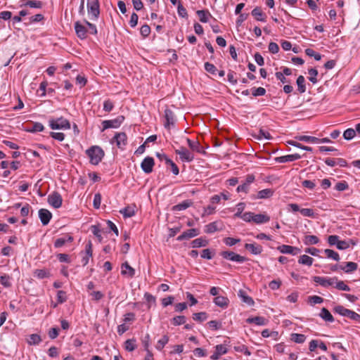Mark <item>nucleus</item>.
I'll list each match as a JSON object with an SVG mask.
<instances>
[{
    "label": "nucleus",
    "instance_id": "nucleus-56",
    "mask_svg": "<svg viewBox=\"0 0 360 360\" xmlns=\"http://www.w3.org/2000/svg\"><path fill=\"white\" fill-rule=\"evenodd\" d=\"M41 341V337L37 334H32L28 340L30 345H38Z\"/></svg>",
    "mask_w": 360,
    "mask_h": 360
},
{
    "label": "nucleus",
    "instance_id": "nucleus-6",
    "mask_svg": "<svg viewBox=\"0 0 360 360\" xmlns=\"http://www.w3.org/2000/svg\"><path fill=\"white\" fill-rule=\"evenodd\" d=\"M124 120L123 115H119L115 119L104 120L102 122L103 129L104 131L109 128H118Z\"/></svg>",
    "mask_w": 360,
    "mask_h": 360
},
{
    "label": "nucleus",
    "instance_id": "nucleus-37",
    "mask_svg": "<svg viewBox=\"0 0 360 360\" xmlns=\"http://www.w3.org/2000/svg\"><path fill=\"white\" fill-rule=\"evenodd\" d=\"M319 242V239L317 236L313 235H308L304 237V243L307 245H315Z\"/></svg>",
    "mask_w": 360,
    "mask_h": 360
},
{
    "label": "nucleus",
    "instance_id": "nucleus-21",
    "mask_svg": "<svg viewBox=\"0 0 360 360\" xmlns=\"http://www.w3.org/2000/svg\"><path fill=\"white\" fill-rule=\"evenodd\" d=\"M92 243L91 241H89L85 246V255L82 259L83 266H86L89 263V259L92 257Z\"/></svg>",
    "mask_w": 360,
    "mask_h": 360
},
{
    "label": "nucleus",
    "instance_id": "nucleus-44",
    "mask_svg": "<svg viewBox=\"0 0 360 360\" xmlns=\"http://www.w3.org/2000/svg\"><path fill=\"white\" fill-rule=\"evenodd\" d=\"M219 230L216 221L210 223L205 226V232L207 233H213Z\"/></svg>",
    "mask_w": 360,
    "mask_h": 360
},
{
    "label": "nucleus",
    "instance_id": "nucleus-27",
    "mask_svg": "<svg viewBox=\"0 0 360 360\" xmlns=\"http://www.w3.org/2000/svg\"><path fill=\"white\" fill-rule=\"evenodd\" d=\"M270 217L264 214H254L253 215V222L257 224H264L269 221Z\"/></svg>",
    "mask_w": 360,
    "mask_h": 360
},
{
    "label": "nucleus",
    "instance_id": "nucleus-64",
    "mask_svg": "<svg viewBox=\"0 0 360 360\" xmlns=\"http://www.w3.org/2000/svg\"><path fill=\"white\" fill-rule=\"evenodd\" d=\"M58 302L62 304L67 300L66 292L63 290H58L57 292Z\"/></svg>",
    "mask_w": 360,
    "mask_h": 360
},
{
    "label": "nucleus",
    "instance_id": "nucleus-63",
    "mask_svg": "<svg viewBox=\"0 0 360 360\" xmlns=\"http://www.w3.org/2000/svg\"><path fill=\"white\" fill-rule=\"evenodd\" d=\"M240 241V239L239 238H234L231 237H227L224 239V242L226 245L229 246H233L236 245V243H239Z\"/></svg>",
    "mask_w": 360,
    "mask_h": 360
},
{
    "label": "nucleus",
    "instance_id": "nucleus-4",
    "mask_svg": "<svg viewBox=\"0 0 360 360\" xmlns=\"http://www.w3.org/2000/svg\"><path fill=\"white\" fill-rule=\"evenodd\" d=\"M87 11L91 20H96L100 14L99 3L98 0H93L87 3Z\"/></svg>",
    "mask_w": 360,
    "mask_h": 360
},
{
    "label": "nucleus",
    "instance_id": "nucleus-42",
    "mask_svg": "<svg viewBox=\"0 0 360 360\" xmlns=\"http://www.w3.org/2000/svg\"><path fill=\"white\" fill-rule=\"evenodd\" d=\"M290 339L296 343H303L306 340V336L303 334L292 333L290 335Z\"/></svg>",
    "mask_w": 360,
    "mask_h": 360
},
{
    "label": "nucleus",
    "instance_id": "nucleus-30",
    "mask_svg": "<svg viewBox=\"0 0 360 360\" xmlns=\"http://www.w3.org/2000/svg\"><path fill=\"white\" fill-rule=\"evenodd\" d=\"M23 4L21 5V6H29L30 8H41L43 6V3L40 1H35V0H22V1Z\"/></svg>",
    "mask_w": 360,
    "mask_h": 360
},
{
    "label": "nucleus",
    "instance_id": "nucleus-1",
    "mask_svg": "<svg viewBox=\"0 0 360 360\" xmlns=\"http://www.w3.org/2000/svg\"><path fill=\"white\" fill-rule=\"evenodd\" d=\"M86 155L89 158V162L94 165H98L103 160L105 153L98 146H92L86 150Z\"/></svg>",
    "mask_w": 360,
    "mask_h": 360
},
{
    "label": "nucleus",
    "instance_id": "nucleus-55",
    "mask_svg": "<svg viewBox=\"0 0 360 360\" xmlns=\"http://www.w3.org/2000/svg\"><path fill=\"white\" fill-rule=\"evenodd\" d=\"M177 12L179 16L187 18L188 13L186 9L183 6L181 3L179 1L177 6Z\"/></svg>",
    "mask_w": 360,
    "mask_h": 360
},
{
    "label": "nucleus",
    "instance_id": "nucleus-54",
    "mask_svg": "<svg viewBox=\"0 0 360 360\" xmlns=\"http://www.w3.org/2000/svg\"><path fill=\"white\" fill-rule=\"evenodd\" d=\"M309 74L310 77H309V79L310 82H311L313 84L317 83V79L316 76L318 75V71L315 68H311L309 70Z\"/></svg>",
    "mask_w": 360,
    "mask_h": 360
},
{
    "label": "nucleus",
    "instance_id": "nucleus-19",
    "mask_svg": "<svg viewBox=\"0 0 360 360\" xmlns=\"http://www.w3.org/2000/svg\"><path fill=\"white\" fill-rule=\"evenodd\" d=\"M75 30L77 37L80 39L86 37L87 27L84 25H82L79 22H76L75 23Z\"/></svg>",
    "mask_w": 360,
    "mask_h": 360
},
{
    "label": "nucleus",
    "instance_id": "nucleus-34",
    "mask_svg": "<svg viewBox=\"0 0 360 360\" xmlns=\"http://www.w3.org/2000/svg\"><path fill=\"white\" fill-rule=\"evenodd\" d=\"M274 194V191L271 188H266L259 191L257 193V198L259 199H264V198H269L271 196H272Z\"/></svg>",
    "mask_w": 360,
    "mask_h": 360
},
{
    "label": "nucleus",
    "instance_id": "nucleus-47",
    "mask_svg": "<svg viewBox=\"0 0 360 360\" xmlns=\"http://www.w3.org/2000/svg\"><path fill=\"white\" fill-rule=\"evenodd\" d=\"M136 340L135 339H129L127 340L124 342V348L126 350L129 352H132L136 349Z\"/></svg>",
    "mask_w": 360,
    "mask_h": 360
},
{
    "label": "nucleus",
    "instance_id": "nucleus-33",
    "mask_svg": "<svg viewBox=\"0 0 360 360\" xmlns=\"http://www.w3.org/2000/svg\"><path fill=\"white\" fill-rule=\"evenodd\" d=\"M319 316L326 321L333 322L334 321L333 316L326 308L321 309Z\"/></svg>",
    "mask_w": 360,
    "mask_h": 360
},
{
    "label": "nucleus",
    "instance_id": "nucleus-32",
    "mask_svg": "<svg viewBox=\"0 0 360 360\" xmlns=\"http://www.w3.org/2000/svg\"><path fill=\"white\" fill-rule=\"evenodd\" d=\"M207 245H208V240L202 237L193 240L191 243L192 248H193L205 247Z\"/></svg>",
    "mask_w": 360,
    "mask_h": 360
},
{
    "label": "nucleus",
    "instance_id": "nucleus-41",
    "mask_svg": "<svg viewBox=\"0 0 360 360\" xmlns=\"http://www.w3.org/2000/svg\"><path fill=\"white\" fill-rule=\"evenodd\" d=\"M324 252L328 258L333 259L335 261L338 262L340 259L339 254L330 249H326Z\"/></svg>",
    "mask_w": 360,
    "mask_h": 360
},
{
    "label": "nucleus",
    "instance_id": "nucleus-16",
    "mask_svg": "<svg viewBox=\"0 0 360 360\" xmlns=\"http://www.w3.org/2000/svg\"><path fill=\"white\" fill-rule=\"evenodd\" d=\"M278 250H279L281 253L283 254H290L292 255H297L300 252V250L298 248L293 247L288 245H282L277 248Z\"/></svg>",
    "mask_w": 360,
    "mask_h": 360
},
{
    "label": "nucleus",
    "instance_id": "nucleus-51",
    "mask_svg": "<svg viewBox=\"0 0 360 360\" xmlns=\"http://www.w3.org/2000/svg\"><path fill=\"white\" fill-rule=\"evenodd\" d=\"M298 140L304 142H309L312 143H318L319 139L314 136H300L298 137Z\"/></svg>",
    "mask_w": 360,
    "mask_h": 360
},
{
    "label": "nucleus",
    "instance_id": "nucleus-50",
    "mask_svg": "<svg viewBox=\"0 0 360 360\" xmlns=\"http://www.w3.org/2000/svg\"><path fill=\"white\" fill-rule=\"evenodd\" d=\"M174 326H180L186 323V317L184 316H176L171 320Z\"/></svg>",
    "mask_w": 360,
    "mask_h": 360
},
{
    "label": "nucleus",
    "instance_id": "nucleus-10",
    "mask_svg": "<svg viewBox=\"0 0 360 360\" xmlns=\"http://www.w3.org/2000/svg\"><path fill=\"white\" fill-rule=\"evenodd\" d=\"M154 165V159L151 157H146L142 161L141 167L145 173L150 174L153 171Z\"/></svg>",
    "mask_w": 360,
    "mask_h": 360
},
{
    "label": "nucleus",
    "instance_id": "nucleus-24",
    "mask_svg": "<svg viewBox=\"0 0 360 360\" xmlns=\"http://www.w3.org/2000/svg\"><path fill=\"white\" fill-rule=\"evenodd\" d=\"M252 15L258 21L265 22L266 15L260 7H255L251 12Z\"/></svg>",
    "mask_w": 360,
    "mask_h": 360
},
{
    "label": "nucleus",
    "instance_id": "nucleus-48",
    "mask_svg": "<svg viewBox=\"0 0 360 360\" xmlns=\"http://www.w3.org/2000/svg\"><path fill=\"white\" fill-rule=\"evenodd\" d=\"M356 132V129H354L352 128H349L344 131L343 137L346 140H351L352 139H353L355 136Z\"/></svg>",
    "mask_w": 360,
    "mask_h": 360
},
{
    "label": "nucleus",
    "instance_id": "nucleus-62",
    "mask_svg": "<svg viewBox=\"0 0 360 360\" xmlns=\"http://www.w3.org/2000/svg\"><path fill=\"white\" fill-rule=\"evenodd\" d=\"M91 231L93 233V234L98 239V240L101 242L103 239L101 235V230L98 228V226L93 225L91 226Z\"/></svg>",
    "mask_w": 360,
    "mask_h": 360
},
{
    "label": "nucleus",
    "instance_id": "nucleus-45",
    "mask_svg": "<svg viewBox=\"0 0 360 360\" xmlns=\"http://www.w3.org/2000/svg\"><path fill=\"white\" fill-rule=\"evenodd\" d=\"M169 337L167 335H163V337L159 340L155 346L156 349L158 350H162L164 347L168 343Z\"/></svg>",
    "mask_w": 360,
    "mask_h": 360
},
{
    "label": "nucleus",
    "instance_id": "nucleus-3",
    "mask_svg": "<svg viewBox=\"0 0 360 360\" xmlns=\"http://www.w3.org/2000/svg\"><path fill=\"white\" fill-rule=\"evenodd\" d=\"M335 312L338 314L349 318L353 321H356L357 322H360V314L356 313L355 311L346 309L343 306L338 305L334 308Z\"/></svg>",
    "mask_w": 360,
    "mask_h": 360
},
{
    "label": "nucleus",
    "instance_id": "nucleus-58",
    "mask_svg": "<svg viewBox=\"0 0 360 360\" xmlns=\"http://www.w3.org/2000/svg\"><path fill=\"white\" fill-rule=\"evenodd\" d=\"M85 26L87 27V32L91 34H96L97 33V29L95 25L90 23L89 22L84 20Z\"/></svg>",
    "mask_w": 360,
    "mask_h": 360
},
{
    "label": "nucleus",
    "instance_id": "nucleus-14",
    "mask_svg": "<svg viewBox=\"0 0 360 360\" xmlns=\"http://www.w3.org/2000/svg\"><path fill=\"white\" fill-rule=\"evenodd\" d=\"M186 142L191 152H196L198 153H205V150L201 146L200 142L198 141H192L190 139H186Z\"/></svg>",
    "mask_w": 360,
    "mask_h": 360
},
{
    "label": "nucleus",
    "instance_id": "nucleus-36",
    "mask_svg": "<svg viewBox=\"0 0 360 360\" xmlns=\"http://www.w3.org/2000/svg\"><path fill=\"white\" fill-rule=\"evenodd\" d=\"M314 262V259L307 255H303L300 257L298 262L301 264L311 266Z\"/></svg>",
    "mask_w": 360,
    "mask_h": 360
},
{
    "label": "nucleus",
    "instance_id": "nucleus-43",
    "mask_svg": "<svg viewBox=\"0 0 360 360\" xmlns=\"http://www.w3.org/2000/svg\"><path fill=\"white\" fill-rule=\"evenodd\" d=\"M44 129V125L40 122H34L32 124V127L27 129L29 132H39L42 131Z\"/></svg>",
    "mask_w": 360,
    "mask_h": 360
},
{
    "label": "nucleus",
    "instance_id": "nucleus-61",
    "mask_svg": "<svg viewBox=\"0 0 360 360\" xmlns=\"http://www.w3.org/2000/svg\"><path fill=\"white\" fill-rule=\"evenodd\" d=\"M166 164L171 167L172 172L174 175L179 174V168H178L177 165L171 159H167Z\"/></svg>",
    "mask_w": 360,
    "mask_h": 360
},
{
    "label": "nucleus",
    "instance_id": "nucleus-5",
    "mask_svg": "<svg viewBox=\"0 0 360 360\" xmlns=\"http://www.w3.org/2000/svg\"><path fill=\"white\" fill-rule=\"evenodd\" d=\"M175 153L179 156L180 160L184 162H191L194 160L193 153L184 146L175 149Z\"/></svg>",
    "mask_w": 360,
    "mask_h": 360
},
{
    "label": "nucleus",
    "instance_id": "nucleus-29",
    "mask_svg": "<svg viewBox=\"0 0 360 360\" xmlns=\"http://www.w3.org/2000/svg\"><path fill=\"white\" fill-rule=\"evenodd\" d=\"M358 265L353 262H348L345 263V266H340V269L343 270L345 273H352L357 269Z\"/></svg>",
    "mask_w": 360,
    "mask_h": 360
},
{
    "label": "nucleus",
    "instance_id": "nucleus-2",
    "mask_svg": "<svg viewBox=\"0 0 360 360\" xmlns=\"http://www.w3.org/2000/svg\"><path fill=\"white\" fill-rule=\"evenodd\" d=\"M49 124L51 129H70L71 127L70 122L63 117L50 119Z\"/></svg>",
    "mask_w": 360,
    "mask_h": 360
},
{
    "label": "nucleus",
    "instance_id": "nucleus-15",
    "mask_svg": "<svg viewBox=\"0 0 360 360\" xmlns=\"http://www.w3.org/2000/svg\"><path fill=\"white\" fill-rule=\"evenodd\" d=\"M39 217L41 220V224L44 226H45L49 223L52 217V214L50 211H49L46 209H40L39 210Z\"/></svg>",
    "mask_w": 360,
    "mask_h": 360
},
{
    "label": "nucleus",
    "instance_id": "nucleus-31",
    "mask_svg": "<svg viewBox=\"0 0 360 360\" xmlns=\"http://www.w3.org/2000/svg\"><path fill=\"white\" fill-rule=\"evenodd\" d=\"M192 202L191 200H184L181 203H179L172 207L173 211H182L187 208H188L192 205Z\"/></svg>",
    "mask_w": 360,
    "mask_h": 360
},
{
    "label": "nucleus",
    "instance_id": "nucleus-60",
    "mask_svg": "<svg viewBox=\"0 0 360 360\" xmlns=\"http://www.w3.org/2000/svg\"><path fill=\"white\" fill-rule=\"evenodd\" d=\"M308 300L311 304H321L323 302V299L317 295L309 296Z\"/></svg>",
    "mask_w": 360,
    "mask_h": 360
},
{
    "label": "nucleus",
    "instance_id": "nucleus-35",
    "mask_svg": "<svg viewBox=\"0 0 360 360\" xmlns=\"http://www.w3.org/2000/svg\"><path fill=\"white\" fill-rule=\"evenodd\" d=\"M196 13L202 22H208L209 18L211 17V14L207 11L199 10L196 12Z\"/></svg>",
    "mask_w": 360,
    "mask_h": 360
},
{
    "label": "nucleus",
    "instance_id": "nucleus-39",
    "mask_svg": "<svg viewBox=\"0 0 360 360\" xmlns=\"http://www.w3.org/2000/svg\"><path fill=\"white\" fill-rule=\"evenodd\" d=\"M305 79L302 75H300L297 79V84L300 93L303 94L306 91Z\"/></svg>",
    "mask_w": 360,
    "mask_h": 360
},
{
    "label": "nucleus",
    "instance_id": "nucleus-13",
    "mask_svg": "<svg viewBox=\"0 0 360 360\" xmlns=\"http://www.w3.org/2000/svg\"><path fill=\"white\" fill-rule=\"evenodd\" d=\"M215 351L214 354L210 356L212 360H218L220 356L228 352L227 347L224 345H217L214 347Z\"/></svg>",
    "mask_w": 360,
    "mask_h": 360
},
{
    "label": "nucleus",
    "instance_id": "nucleus-9",
    "mask_svg": "<svg viewBox=\"0 0 360 360\" xmlns=\"http://www.w3.org/2000/svg\"><path fill=\"white\" fill-rule=\"evenodd\" d=\"M165 122L164 123V126L167 129H170L171 127H173L176 122V117L174 112L169 108H166L165 110Z\"/></svg>",
    "mask_w": 360,
    "mask_h": 360
},
{
    "label": "nucleus",
    "instance_id": "nucleus-18",
    "mask_svg": "<svg viewBox=\"0 0 360 360\" xmlns=\"http://www.w3.org/2000/svg\"><path fill=\"white\" fill-rule=\"evenodd\" d=\"M73 240H74L73 237L70 235L67 234L61 238H57L54 241V247L56 248H60L64 246L66 243L73 242Z\"/></svg>",
    "mask_w": 360,
    "mask_h": 360
},
{
    "label": "nucleus",
    "instance_id": "nucleus-49",
    "mask_svg": "<svg viewBox=\"0 0 360 360\" xmlns=\"http://www.w3.org/2000/svg\"><path fill=\"white\" fill-rule=\"evenodd\" d=\"M256 138L259 140H262L263 139L269 140L271 139V136L268 131L260 129L258 131V134L256 135Z\"/></svg>",
    "mask_w": 360,
    "mask_h": 360
},
{
    "label": "nucleus",
    "instance_id": "nucleus-28",
    "mask_svg": "<svg viewBox=\"0 0 360 360\" xmlns=\"http://www.w3.org/2000/svg\"><path fill=\"white\" fill-rule=\"evenodd\" d=\"M238 296L240 297L242 301L249 306H252L255 304L253 299L248 296L246 292L243 290H240L238 293Z\"/></svg>",
    "mask_w": 360,
    "mask_h": 360
},
{
    "label": "nucleus",
    "instance_id": "nucleus-40",
    "mask_svg": "<svg viewBox=\"0 0 360 360\" xmlns=\"http://www.w3.org/2000/svg\"><path fill=\"white\" fill-rule=\"evenodd\" d=\"M11 277L7 274H3L0 276V283L5 288L11 286Z\"/></svg>",
    "mask_w": 360,
    "mask_h": 360
},
{
    "label": "nucleus",
    "instance_id": "nucleus-22",
    "mask_svg": "<svg viewBox=\"0 0 360 360\" xmlns=\"http://www.w3.org/2000/svg\"><path fill=\"white\" fill-rule=\"evenodd\" d=\"M136 208V207L135 205H128L124 209L121 210L120 212L123 215L124 218L131 217L135 215Z\"/></svg>",
    "mask_w": 360,
    "mask_h": 360
},
{
    "label": "nucleus",
    "instance_id": "nucleus-7",
    "mask_svg": "<svg viewBox=\"0 0 360 360\" xmlns=\"http://www.w3.org/2000/svg\"><path fill=\"white\" fill-rule=\"evenodd\" d=\"M48 202L54 208H59L62 205L63 198L58 192H53L48 197Z\"/></svg>",
    "mask_w": 360,
    "mask_h": 360
},
{
    "label": "nucleus",
    "instance_id": "nucleus-38",
    "mask_svg": "<svg viewBox=\"0 0 360 360\" xmlns=\"http://www.w3.org/2000/svg\"><path fill=\"white\" fill-rule=\"evenodd\" d=\"M34 276L39 279L50 277V272L46 269H37L34 273Z\"/></svg>",
    "mask_w": 360,
    "mask_h": 360
},
{
    "label": "nucleus",
    "instance_id": "nucleus-12",
    "mask_svg": "<svg viewBox=\"0 0 360 360\" xmlns=\"http://www.w3.org/2000/svg\"><path fill=\"white\" fill-rule=\"evenodd\" d=\"M301 155L298 153L290 154L283 156L277 157L275 158V161L279 163H285L288 162H292L301 158Z\"/></svg>",
    "mask_w": 360,
    "mask_h": 360
},
{
    "label": "nucleus",
    "instance_id": "nucleus-17",
    "mask_svg": "<svg viewBox=\"0 0 360 360\" xmlns=\"http://www.w3.org/2000/svg\"><path fill=\"white\" fill-rule=\"evenodd\" d=\"M121 274L129 278H133L135 275V269L127 262L121 265Z\"/></svg>",
    "mask_w": 360,
    "mask_h": 360
},
{
    "label": "nucleus",
    "instance_id": "nucleus-57",
    "mask_svg": "<svg viewBox=\"0 0 360 360\" xmlns=\"http://www.w3.org/2000/svg\"><path fill=\"white\" fill-rule=\"evenodd\" d=\"M252 94L254 96H264L266 94V89L263 87H258V88H252L251 89Z\"/></svg>",
    "mask_w": 360,
    "mask_h": 360
},
{
    "label": "nucleus",
    "instance_id": "nucleus-53",
    "mask_svg": "<svg viewBox=\"0 0 360 360\" xmlns=\"http://www.w3.org/2000/svg\"><path fill=\"white\" fill-rule=\"evenodd\" d=\"M165 56L169 62H174L177 60L178 58L176 51L172 49H168L167 52L165 53Z\"/></svg>",
    "mask_w": 360,
    "mask_h": 360
},
{
    "label": "nucleus",
    "instance_id": "nucleus-11",
    "mask_svg": "<svg viewBox=\"0 0 360 360\" xmlns=\"http://www.w3.org/2000/svg\"><path fill=\"white\" fill-rule=\"evenodd\" d=\"M200 234V231L197 229H191L184 231L177 237V240L181 241L197 236Z\"/></svg>",
    "mask_w": 360,
    "mask_h": 360
},
{
    "label": "nucleus",
    "instance_id": "nucleus-46",
    "mask_svg": "<svg viewBox=\"0 0 360 360\" xmlns=\"http://www.w3.org/2000/svg\"><path fill=\"white\" fill-rule=\"evenodd\" d=\"M335 288L339 290L350 291V288L345 283L342 281H339L337 278V281L335 283Z\"/></svg>",
    "mask_w": 360,
    "mask_h": 360
},
{
    "label": "nucleus",
    "instance_id": "nucleus-25",
    "mask_svg": "<svg viewBox=\"0 0 360 360\" xmlns=\"http://www.w3.org/2000/svg\"><path fill=\"white\" fill-rule=\"evenodd\" d=\"M246 322L248 323H255L258 326H265L267 324V319L262 316H255L247 319Z\"/></svg>",
    "mask_w": 360,
    "mask_h": 360
},
{
    "label": "nucleus",
    "instance_id": "nucleus-20",
    "mask_svg": "<svg viewBox=\"0 0 360 360\" xmlns=\"http://www.w3.org/2000/svg\"><path fill=\"white\" fill-rule=\"evenodd\" d=\"M114 139L116 142V145L120 148H122L127 145V138L124 132L117 133L114 136Z\"/></svg>",
    "mask_w": 360,
    "mask_h": 360
},
{
    "label": "nucleus",
    "instance_id": "nucleus-8",
    "mask_svg": "<svg viewBox=\"0 0 360 360\" xmlns=\"http://www.w3.org/2000/svg\"><path fill=\"white\" fill-rule=\"evenodd\" d=\"M313 280L314 282L319 283L320 285L327 288L335 285V283L337 281V277L328 278L321 276H314Z\"/></svg>",
    "mask_w": 360,
    "mask_h": 360
},
{
    "label": "nucleus",
    "instance_id": "nucleus-52",
    "mask_svg": "<svg viewBox=\"0 0 360 360\" xmlns=\"http://www.w3.org/2000/svg\"><path fill=\"white\" fill-rule=\"evenodd\" d=\"M193 319L195 321H199V322H202V321H205L207 319V315L206 312L195 313L193 315Z\"/></svg>",
    "mask_w": 360,
    "mask_h": 360
},
{
    "label": "nucleus",
    "instance_id": "nucleus-26",
    "mask_svg": "<svg viewBox=\"0 0 360 360\" xmlns=\"http://www.w3.org/2000/svg\"><path fill=\"white\" fill-rule=\"evenodd\" d=\"M214 303L221 308H226L229 305V300L226 297L217 296L214 298Z\"/></svg>",
    "mask_w": 360,
    "mask_h": 360
},
{
    "label": "nucleus",
    "instance_id": "nucleus-23",
    "mask_svg": "<svg viewBox=\"0 0 360 360\" xmlns=\"http://www.w3.org/2000/svg\"><path fill=\"white\" fill-rule=\"evenodd\" d=\"M245 248L253 255H259L263 250L262 245L256 243H246Z\"/></svg>",
    "mask_w": 360,
    "mask_h": 360
},
{
    "label": "nucleus",
    "instance_id": "nucleus-59",
    "mask_svg": "<svg viewBox=\"0 0 360 360\" xmlns=\"http://www.w3.org/2000/svg\"><path fill=\"white\" fill-rule=\"evenodd\" d=\"M349 188L347 182L345 181H339L336 184L335 188L338 191H343Z\"/></svg>",
    "mask_w": 360,
    "mask_h": 360
}]
</instances>
